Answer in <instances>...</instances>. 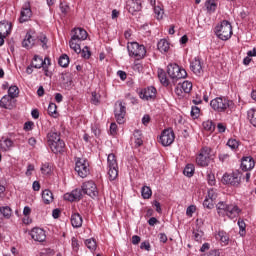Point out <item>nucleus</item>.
<instances>
[{
    "label": "nucleus",
    "instance_id": "obj_1",
    "mask_svg": "<svg viewBox=\"0 0 256 256\" xmlns=\"http://www.w3.org/2000/svg\"><path fill=\"white\" fill-rule=\"evenodd\" d=\"M73 33L69 41L70 49H73L74 53L79 54L81 51V41L87 39V31L83 28H75Z\"/></svg>",
    "mask_w": 256,
    "mask_h": 256
},
{
    "label": "nucleus",
    "instance_id": "obj_2",
    "mask_svg": "<svg viewBox=\"0 0 256 256\" xmlns=\"http://www.w3.org/2000/svg\"><path fill=\"white\" fill-rule=\"evenodd\" d=\"M216 209L218 215H227L229 219H235V217H239V213H241V209L238 205L227 204L225 202H219L216 205Z\"/></svg>",
    "mask_w": 256,
    "mask_h": 256
},
{
    "label": "nucleus",
    "instance_id": "obj_3",
    "mask_svg": "<svg viewBox=\"0 0 256 256\" xmlns=\"http://www.w3.org/2000/svg\"><path fill=\"white\" fill-rule=\"evenodd\" d=\"M215 34L218 39H221L222 41H229V39H231V35H233V27L231 26V23L227 20L222 21L218 26H216Z\"/></svg>",
    "mask_w": 256,
    "mask_h": 256
},
{
    "label": "nucleus",
    "instance_id": "obj_4",
    "mask_svg": "<svg viewBox=\"0 0 256 256\" xmlns=\"http://www.w3.org/2000/svg\"><path fill=\"white\" fill-rule=\"evenodd\" d=\"M210 107H212V109L218 113H225L227 109H231V107H233V101L227 100L223 97H217L211 100Z\"/></svg>",
    "mask_w": 256,
    "mask_h": 256
},
{
    "label": "nucleus",
    "instance_id": "obj_5",
    "mask_svg": "<svg viewBox=\"0 0 256 256\" xmlns=\"http://www.w3.org/2000/svg\"><path fill=\"white\" fill-rule=\"evenodd\" d=\"M167 73L172 81H179V79L187 77V71L175 63L167 66Z\"/></svg>",
    "mask_w": 256,
    "mask_h": 256
},
{
    "label": "nucleus",
    "instance_id": "obj_6",
    "mask_svg": "<svg viewBox=\"0 0 256 256\" xmlns=\"http://www.w3.org/2000/svg\"><path fill=\"white\" fill-rule=\"evenodd\" d=\"M127 49L130 57H134L135 59H143L147 55L145 46L137 42L128 43Z\"/></svg>",
    "mask_w": 256,
    "mask_h": 256
},
{
    "label": "nucleus",
    "instance_id": "obj_7",
    "mask_svg": "<svg viewBox=\"0 0 256 256\" xmlns=\"http://www.w3.org/2000/svg\"><path fill=\"white\" fill-rule=\"evenodd\" d=\"M31 63L34 69H41L42 67L46 77H49V67L51 66V59L46 57L43 60L39 55H35Z\"/></svg>",
    "mask_w": 256,
    "mask_h": 256
},
{
    "label": "nucleus",
    "instance_id": "obj_8",
    "mask_svg": "<svg viewBox=\"0 0 256 256\" xmlns=\"http://www.w3.org/2000/svg\"><path fill=\"white\" fill-rule=\"evenodd\" d=\"M211 161V148L203 147L198 156L196 157V163L199 167H209Z\"/></svg>",
    "mask_w": 256,
    "mask_h": 256
},
{
    "label": "nucleus",
    "instance_id": "obj_9",
    "mask_svg": "<svg viewBox=\"0 0 256 256\" xmlns=\"http://www.w3.org/2000/svg\"><path fill=\"white\" fill-rule=\"evenodd\" d=\"M114 115L119 125H123V123H125V115H127V107L125 106V103L122 101H117L115 103Z\"/></svg>",
    "mask_w": 256,
    "mask_h": 256
},
{
    "label": "nucleus",
    "instance_id": "obj_10",
    "mask_svg": "<svg viewBox=\"0 0 256 256\" xmlns=\"http://www.w3.org/2000/svg\"><path fill=\"white\" fill-rule=\"evenodd\" d=\"M75 171L78 173L79 177L85 179L90 173L89 162L85 158H77Z\"/></svg>",
    "mask_w": 256,
    "mask_h": 256
},
{
    "label": "nucleus",
    "instance_id": "obj_11",
    "mask_svg": "<svg viewBox=\"0 0 256 256\" xmlns=\"http://www.w3.org/2000/svg\"><path fill=\"white\" fill-rule=\"evenodd\" d=\"M173 141H175V132L173 129L168 128L163 130L160 135V143L163 147H169V145H173Z\"/></svg>",
    "mask_w": 256,
    "mask_h": 256
},
{
    "label": "nucleus",
    "instance_id": "obj_12",
    "mask_svg": "<svg viewBox=\"0 0 256 256\" xmlns=\"http://www.w3.org/2000/svg\"><path fill=\"white\" fill-rule=\"evenodd\" d=\"M82 191L85 195L92 197V199L99 195V191H97V185L91 180L82 184Z\"/></svg>",
    "mask_w": 256,
    "mask_h": 256
},
{
    "label": "nucleus",
    "instance_id": "obj_13",
    "mask_svg": "<svg viewBox=\"0 0 256 256\" xmlns=\"http://www.w3.org/2000/svg\"><path fill=\"white\" fill-rule=\"evenodd\" d=\"M36 39L37 35L35 33V30H29L22 41V47H24L25 49H32V47L35 45Z\"/></svg>",
    "mask_w": 256,
    "mask_h": 256
},
{
    "label": "nucleus",
    "instance_id": "obj_14",
    "mask_svg": "<svg viewBox=\"0 0 256 256\" xmlns=\"http://www.w3.org/2000/svg\"><path fill=\"white\" fill-rule=\"evenodd\" d=\"M222 182L226 183V185L237 186L241 183V174L239 173L224 174L222 177Z\"/></svg>",
    "mask_w": 256,
    "mask_h": 256
},
{
    "label": "nucleus",
    "instance_id": "obj_15",
    "mask_svg": "<svg viewBox=\"0 0 256 256\" xmlns=\"http://www.w3.org/2000/svg\"><path fill=\"white\" fill-rule=\"evenodd\" d=\"M31 17H33L31 5L29 4V2H26L21 9L19 21L20 23H27V21L31 20Z\"/></svg>",
    "mask_w": 256,
    "mask_h": 256
},
{
    "label": "nucleus",
    "instance_id": "obj_16",
    "mask_svg": "<svg viewBox=\"0 0 256 256\" xmlns=\"http://www.w3.org/2000/svg\"><path fill=\"white\" fill-rule=\"evenodd\" d=\"M157 97V89L153 86H149L140 92V99L149 101L150 99H155Z\"/></svg>",
    "mask_w": 256,
    "mask_h": 256
},
{
    "label": "nucleus",
    "instance_id": "obj_17",
    "mask_svg": "<svg viewBox=\"0 0 256 256\" xmlns=\"http://www.w3.org/2000/svg\"><path fill=\"white\" fill-rule=\"evenodd\" d=\"M30 235L34 241H38L39 243H43V241L47 239L45 230L41 228H33L30 232Z\"/></svg>",
    "mask_w": 256,
    "mask_h": 256
},
{
    "label": "nucleus",
    "instance_id": "obj_18",
    "mask_svg": "<svg viewBox=\"0 0 256 256\" xmlns=\"http://www.w3.org/2000/svg\"><path fill=\"white\" fill-rule=\"evenodd\" d=\"M240 167L242 171H251L255 167V160L251 156L243 157Z\"/></svg>",
    "mask_w": 256,
    "mask_h": 256
},
{
    "label": "nucleus",
    "instance_id": "obj_19",
    "mask_svg": "<svg viewBox=\"0 0 256 256\" xmlns=\"http://www.w3.org/2000/svg\"><path fill=\"white\" fill-rule=\"evenodd\" d=\"M141 0H130L127 4V9L131 15H135L137 12L141 11Z\"/></svg>",
    "mask_w": 256,
    "mask_h": 256
},
{
    "label": "nucleus",
    "instance_id": "obj_20",
    "mask_svg": "<svg viewBox=\"0 0 256 256\" xmlns=\"http://www.w3.org/2000/svg\"><path fill=\"white\" fill-rule=\"evenodd\" d=\"M190 69L195 73V75H201L203 73V66L201 65V59L194 58L190 63Z\"/></svg>",
    "mask_w": 256,
    "mask_h": 256
},
{
    "label": "nucleus",
    "instance_id": "obj_21",
    "mask_svg": "<svg viewBox=\"0 0 256 256\" xmlns=\"http://www.w3.org/2000/svg\"><path fill=\"white\" fill-rule=\"evenodd\" d=\"M52 153H63L65 151V142L60 139L57 142H52V144H48Z\"/></svg>",
    "mask_w": 256,
    "mask_h": 256
},
{
    "label": "nucleus",
    "instance_id": "obj_22",
    "mask_svg": "<svg viewBox=\"0 0 256 256\" xmlns=\"http://www.w3.org/2000/svg\"><path fill=\"white\" fill-rule=\"evenodd\" d=\"M82 196H83V194L81 193V190L75 189L71 193H66L64 195V199L66 201H71V202L80 201Z\"/></svg>",
    "mask_w": 256,
    "mask_h": 256
},
{
    "label": "nucleus",
    "instance_id": "obj_23",
    "mask_svg": "<svg viewBox=\"0 0 256 256\" xmlns=\"http://www.w3.org/2000/svg\"><path fill=\"white\" fill-rule=\"evenodd\" d=\"M216 239L217 241H220L221 245L224 247L229 245V234L223 230H219L218 233L216 234Z\"/></svg>",
    "mask_w": 256,
    "mask_h": 256
},
{
    "label": "nucleus",
    "instance_id": "obj_24",
    "mask_svg": "<svg viewBox=\"0 0 256 256\" xmlns=\"http://www.w3.org/2000/svg\"><path fill=\"white\" fill-rule=\"evenodd\" d=\"M71 225L75 229H79L83 225V217H81L80 213H74L71 216Z\"/></svg>",
    "mask_w": 256,
    "mask_h": 256
},
{
    "label": "nucleus",
    "instance_id": "obj_25",
    "mask_svg": "<svg viewBox=\"0 0 256 256\" xmlns=\"http://www.w3.org/2000/svg\"><path fill=\"white\" fill-rule=\"evenodd\" d=\"M14 98H11V96L9 95H5L2 97V99L0 100V107H2L3 109H13V101Z\"/></svg>",
    "mask_w": 256,
    "mask_h": 256
},
{
    "label": "nucleus",
    "instance_id": "obj_26",
    "mask_svg": "<svg viewBox=\"0 0 256 256\" xmlns=\"http://www.w3.org/2000/svg\"><path fill=\"white\" fill-rule=\"evenodd\" d=\"M11 33V23L8 21L0 22V35L7 37Z\"/></svg>",
    "mask_w": 256,
    "mask_h": 256
},
{
    "label": "nucleus",
    "instance_id": "obj_27",
    "mask_svg": "<svg viewBox=\"0 0 256 256\" xmlns=\"http://www.w3.org/2000/svg\"><path fill=\"white\" fill-rule=\"evenodd\" d=\"M11 147H13V142L9 138H2L0 140V149L4 152L11 151Z\"/></svg>",
    "mask_w": 256,
    "mask_h": 256
},
{
    "label": "nucleus",
    "instance_id": "obj_28",
    "mask_svg": "<svg viewBox=\"0 0 256 256\" xmlns=\"http://www.w3.org/2000/svg\"><path fill=\"white\" fill-rule=\"evenodd\" d=\"M160 53H167L171 49V44L166 39H161L157 44Z\"/></svg>",
    "mask_w": 256,
    "mask_h": 256
},
{
    "label": "nucleus",
    "instance_id": "obj_29",
    "mask_svg": "<svg viewBox=\"0 0 256 256\" xmlns=\"http://www.w3.org/2000/svg\"><path fill=\"white\" fill-rule=\"evenodd\" d=\"M48 139V145H51L52 143H56L59 140H61V134L56 131H50L47 135Z\"/></svg>",
    "mask_w": 256,
    "mask_h": 256
},
{
    "label": "nucleus",
    "instance_id": "obj_30",
    "mask_svg": "<svg viewBox=\"0 0 256 256\" xmlns=\"http://www.w3.org/2000/svg\"><path fill=\"white\" fill-rule=\"evenodd\" d=\"M42 199L46 205L53 203V192H51L50 190H44L42 192Z\"/></svg>",
    "mask_w": 256,
    "mask_h": 256
},
{
    "label": "nucleus",
    "instance_id": "obj_31",
    "mask_svg": "<svg viewBox=\"0 0 256 256\" xmlns=\"http://www.w3.org/2000/svg\"><path fill=\"white\" fill-rule=\"evenodd\" d=\"M205 7L208 13H215V10L217 9V2H215V0H206Z\"/></svg>",
    "mask_w": 256,
    "mask_h": 256
},
{
    "label": "nucleus",
    "instance_id": "obj_32",
    "mask_svg": "<svg viewBox=\"0 0 256 256\" xmlns=\"http://www.w3.org/2000/svg\"><path fill=\"white\" fill-rule=\"evenodd\" d=\"M180 86V88L182 89V91H184V93L187 95L188 93H191L192 89H193V83L189 82V81H184L181 84H178Z\"/></svg>",
    "mask_w": 256,
    "mask_h": 256
},
{
    "label": "nucleus",
    "instance_id": "obj_33",
    "mask_svg": "<svg viewBox=\"0 0 256 256\" xmlns=\"http://www.w3.org/2000/svg\"><path fill=\"white\" fill-rule=\"evenodd\" d=\"M13 211L11 210V207L9 206H2L0 207V215H3L5 219H11Z\"/></svg>",
    "mask_w": 256,
    "mask_h": 256
},
{
    "label": "nucleus",
    "instance_id": "obj_34",
    "mask_svg": "<svg viewBox=\"0 0 256 256\" xmlns=\"http://www.w3.org/2000/svg\"><path fill=\"white\" fill-rule=\"evenodd\" d=\"M108 176L110 181H115L119 175V167H108Z\"/></svg>",
    "mask_w": 256,
    "mask_h": 256
},
{
    "label": "nucleus",
    "instance_id": "obj_35",
    "mask_svg": "<svg viewBox=\"0 0 256 256\" xmlns=\"http://www.w3.org/2000/svg\"><path fill=\"white\" fill-rule=\"evenodd\" d=\"M158 79H160V82L165 87L169 85V79H167V74H165V71L163 69L158 70Z\"/></svg>",
    "mask_w": 256,
    "mask_h": 256
},
{
    "label": "nucleus",
    "instance_id": "obj_36",
    "mask_svg": "<svg viewBox=\"0 0 256 256\" xmlns=\"http://www.w3.org/2000/svg\"><path fill=\"white\" fill-rule=\"evenodd\" d=\"M183 173L186 177H193V175L195 174V165L187 164L184 168Z\"/></svg>",
    "mask_w": 256,
    "mask_h": 256
},
{
    "label": "nucleus",
    "instance_id": "obj_37",
    "mask_svg": "<svg viewBox=\"0 0 256 256\" xmlns=\"http://www.w3.org/2000/svg\"><path fill=\"white\" fill-rule=\"evenodd\" d=\"M141 194L143 199H151V195H153V191L151 190V187L144 186L141 189Z\"/></svg>",
    "mask_w": 256,
    "mask_h": 256
},
{
    "label": "nucleus",
    "instance_id": "obj_38",
    "mask_svg": "<svg viewBox=\"0 0 256 256\" xmlns=\"http://www.w3.org/2000/svg\"><path fill=\"white\" fill-rule=\"evenodd\" d=\"M248 119L251 125L256 127V109L255 108H251L250 110H248Z\"/></svg>",
    "mask_w": 256,
    "mask_h": 256
},
{
    "label": "nucleus",
    "instance_id": "obj_39",
    "mask_svg": "<svg viewBox=\"0 0 256 256\" xmlns=\"http://www.w3.org/2000/svg\"><path fill=\"white\" fill-rule=\"evenodd\" d=\"M36 39L40 41L42 49H49V46L47 45V43H49L47 36L40 34L39 36H36Z\"/></svg>",
    "mask_w": 256,
    "mask_h": 256
},
{
    "label": "nucleus",
    "instance_id": "obj_40",
    "mask_svg": "<svg viewBox=\"0 0 256 256\" xmlns=\"http://www.w3.org/2000/svg\"><path fill=\"white\" fill-rule=\"evenodd\" d=\"M58 64L60 67H69V56L67 54L60 56Z\"/></svg>",
    "mask_w": 256,
    "mask_h": 256
},
{
    "label": "nucleus",
    "instance_id": "obj_41",
    "mask_svg": "<svg viewBox=\"0 0 256 256\" xmlns=\"http://www.w3.org/2000/svg\"><path fill=\"white\" fill-rule=\"evenodd\" d=\"M8 96H10L12 99L19 97V87L11 86L8 89Z\"/></svg>",
    "mask_w": 256,
    "mask_h": 256
},
{
    "label": "nucleus",
    "instance_id": "obj_42",
    "mask_svg": "<svg viewBox=\"0 0 256 256\" xmlns=\"http://www.w3.org/2000/svg\"><path fill=\"white\" fill-rule=\"evenodd\" d=\"M154 15L156 19L160 21V19H163V15H165V11L163 10V8H161V6H154Z\"/></svg>",
    "mask_w": 256,
    "mask_h": 256
},
{
    "label": "nucleus",
    "instance_id": "obj_43",
    "mask_svg": "<svg viewBox=\"0 0 256 256\" xmlns=\"http://www.w3.org/2000/svg\"><path fill=\"white\" fill-rule=\"evenodd\" d=\"M227 145L232 151L239 149L240 142L237 139L230 138L227 142Z\"/></svg>",
    "mask_w": 256,
    "mask_h": 256
},
{
    "label": "nucleus",
    "instance_id": "obj_44",
    "mask_svg": "<svg viewBox=\"0 0 256 256\" xmlns=\"http://www.w3.org/2000/svg\"><path fill=\"white\" fill-rule=\"evenodd\" d=\"M108 167H118L117 159L115 154H109L107 158Z\"/></svg>",
    "mask_w": 256,
    "mask_h": 256
},
{
    "label": "nucleus",
    "instance_id": "obj_45",
    "mask_svg": "<svg viewBox=\"0 0 256 256\" xmlns=\"http://www.w3.org/2000/svg\"><path fill=\"white\" fill-rule=\"evenodd\" d=\"M48 115H51V117H57V104H55V103L49 104Z\"/></svg>",
    "mask_w": 256,
    "mask_h": 256
},
{
    "label": "nucleus",
    "instance_id": "obj_46",
    "mask_svg": "<svg viewBox=\"0 0 256 256\" xmlns=\"http://www.w3.org/2000/svg\"><path fill=\"white\" fill-rule=\"evenodd\" d=\"M85 245L91 251H95L97 249V242H95V239H87L85 241Z\"/></svg>",
    "mask_w": 256,
    "mask_h": 256
},
{
    "label": "nucleus",
    "instance_id": "obj_47",
    "mask_svg": "<svg viewBox=\"0 0 256 256\" xmlns=\"http://www.w3.org/2000/svg\"><path fill=\"white\" fill-rule=\"evenodd\" d=\"M202 125L205 131H211V132L215 131V124H213V121L211 120L204 121Z\"/></svg>",
    "mask_w": 256,
    "mask_h": 256
},
{
    "label": "nucleus",
    "instance_id": "obj_48",
    "mask_svg": "<svg viewBox=\"0 0 256 256\" xmlns=\"http://www.w3.org/2000/svg\"><path fill=\"white\" fill-rule=\"evenodd\" d=\"M203 235L204 233L201 230H195L193 232V238L195 241H197V243H201L203 241Z\"/></svg>",
    "mask_w": 256,
    "mask_h": 256
},
{
    "label": "nucleus",
    "instance_id": "obj_49",
    "mask_svg": "<svg viewBox=\"0 0 256 256\" xmlns=\"http://www.w3.org/2000/svg\"><path fill=\"white\" fill-rule=\"evenodd\" d=\"M174 93L175 95H177V97L179 99H183V97H185V95H187L183 89L181 88V86L178 84L176 87H175V90H174Z\"/></svg>",
    "mask_w": 256,
    "mask_h": 256
},
{
    "label": "nucleus",
    "instance_id": "obj_50",
    "mask_svg": "<svg viewBox=\"0 0 256 256\" xmlns=\"http://www.w3.org/2000/svg\"><path fill=\"white\" fill-rule=\"evenodd\" d=\"M203 207H205L206 209H213L215 207V202L206 197L203 202Z\"/></svg>",
    "mask_w": 256,
    "mask_h": 256
},
{
    "label": "nucleus",
    "instance_id": "obj_51",
    "mask_svg": "<svg viewBox=\"0 0 256 256\" xmlns=\"http://www.w3.org/2000/svg\"><path fill=\"white\" fill-rule=\"evenodd\" d=\"M206 198L210 199V201L215 202L217 200V190L209 189Z\"/></svg>",
    "mask_w": 256,
    "mask_h": 256
},
{
    "label": "nucleus",
    "instance_id": "obj_52",
    "mask_svg": "<svg viewBox=\"0 0 256 256\" xmlns=\"http://www.w3.org/2000/svg\"><path fill=\"white\" fill-rule=\"evenodd\" d=\"M79 53H81L83 59H89V57H91V50H89V47L87 46H85Z\"/></svg>",
    "mask_w": 256,
    "mask_h": 256
},
{
    "label": "nucleus",
    "instance_id": "obj_53",
    "mask_svg": "<svg viewBox=\"0 0 256 256\" xmlns=\"http://www.w3.org/2000/svg\"><path fill=\"white\" fill-rule=\"evenodd\" d=\"M41 172L43 175H49L51 173V165L49 163H44L41 167Z\"/></svg>",
    "mask_w": 256,
    "mask_h": 256
},
{
    "label": "nucleus",
    "instance_id": "obj_54",
    "mask_svg": "<svg viewBox=\"0 0 256 256\" xmlns=\"http://www.w3.org/2000/svg\"><path fill=\"white\" fill-rule=\"evenodd\" d=\"M201 113V109L197 106H192L191 108V117H193V119H197V117H199V114Z\"/></svg>",
    "mask_w": 256,
    "mask_h": 256
},
{
    "label": "nucleus",
    "instance_id": "obj_55",
    "mask_svg": "<svg viewBox=\"0 0 256 256\" xmlns=\"http://www.w3.org/2000/svg\"><path fill=\"white\" fill-rule=\"evenodd\" d=\"M100 99H101V95L97 94V92H92L91 103L93 105H99Z\"/></svg>",
    "mask_w": 256,
    "mask_h": 256
},
{
    "label": "nucleus",
    "instance_id": "obj_56",
    "mask_svg": "<svg viewBox=\"0 0 256 256\" xmlns=\"http://www.w3.org/2000/svg\"><path fill=\"white\" fill-rule=\"evenodd\" d=\"M195 211H197V207H195V205H190L186 209V215H188V217H193V213H195Z\"/></svg>",
    "mask_w": 256,
    "mask_h": 256
},
{
    "label": "nucleus",
    "instance_id": "obj_57",
    "mask_svg": "<svg viewBox=\"0 0 256 256\" xmlns=\"http://www.w3.org/2000/svg\"><path fill=\"white\" fill-rule=\"evenodd\" d=\"M201 256H221V252L219 250H210L209 253H204Z\"/></svg>",
    "mask_w": 256,
    "mask_h": 256
},
{
    "label": "nucleus",
    "instance_id": "obj_58",
    "mask_svg": "<svg viewBox=\"0 0 256 256\" xmlns=\"http://www.w3.org/2000/svg\"><path fill=\"white\" fill-rule=\"evenodd\" d=\"M192 103H194L195 105H201L203 103V100L201 99V95L196 94V96L192 100Z\"/></svg>",
    "mask_w": 256,
    "mask_h": 256
},
{
    "label": "nucleus",
    "instance_id": "obj_59",
    "mask_svg": "<svg viewBox=\"0 0 256 256\" xmlns=\"http://www.w3.org/2000/svg\"><path fill=\"white\" fill-rule=\"evenodd\" d=\"M72 248L74 251H79V241H77V238H72Z\"/></svg>",
    "mask_w": 256,
    "mask_h": 256
},
{
    "label": "nucleus",
    "instance_id": "obj_60",
    "mask_svg": "<svg viewBox=\"0 0 256 256\" xmlns=\"http://www.w3.org/2000/svg\"><path fill=\"white\" fill-rule=\"evenodd\" d=\"M110 134L117 135V124L116 123L110 124Z\"/></svg>",
    "mask_w": 256,
    "mask_h": 256
},
{
    "label": "nucleus",
    "instance_id": "obj_61",
    "mask_svg": "<svg viewBox=\"0 0 256 256\" xmlns=\"http://www.w3.org/2000/svg\"><path fill=\"white\" fill-rule=\"evenodd\" d=\"M140 249H145V251H150L151 244L149 242H142L140 245Z\"/></svg>",
    "mask_w": 256,
    "mask_h": 256
},
{
    "label": "nucleus",
    "instance_id": "obj_62",
    "mask_svg": "<svg viewBox=\"0 0 256 256\" xmlns=\"http://www.w3.org/2000/svg\"><path fill=\"white\" fill-rule=\"evenodd\" d=\"M217 129H218L219 133H225L227 126H225V124H223V123H218Z\"/></svg>",
    "mask_w": 256,
    "mask_h": 256
},
{
    "label": "nucleus",
    "instance_id": "obj_63",
    "mask_svg": "<svg viewBox=\"0 0 256 256\" xmlns=\"http://www.w3.org/2000/svg\"><path fill=\"white\" fill-rule=\"evenodd\" d=\"M211 248V244L209 243H204L201 248H200V252L201 253H205V251H209V249Z\"/></svg>",
    "mask_w": 256,
    "mask_h": 256
},
{
    "label": "nucleus",
    "instance_id": "obj_64",
    "mask_svg": "<svg viewBox=\"0 0 256 256\" xmlns=\"http://www.w3.org/2000/svg\"><path fill=\"white\" fill-rule=\"evenodd\" d=\"M208 183L211 186L215 185V176L214 175L208 174Z\"/></svg>",
    "mask_w": 256,
    "mask_h": 256
}]
</instances>
